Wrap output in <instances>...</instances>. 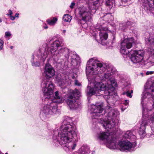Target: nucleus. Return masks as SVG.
<instances>
[{
  "label": "nucleus",
  "mask_w": 154,
  "mask_h": 154,
  "mask_svg": "<svg viewBox=\"0 0 154 154\" xmlns=\"http://www.w3.org/2000/svg\"><path fill=\"white\" fill-rule=\"evenodd\" d=\"M150 44L152 45V48L150 49V54L151 55L148 59V63L149 65L152 66L154 65V36H150L148 39Z\"/></svg>",
  "instance_id": "obj_16"
},
{
  "label": "nucleus",
  "mask_w": 154,
  "mask_h": 154,
  "mask_svg": "<svg viewBox=\"0 0 154 154\" xmlns=\"http://www.w3.org/2000/svg\"><path fill=\"white\" fill-rule=\"evenodd\" d=\"M55 71L52 66L49 64H46L44 69L43 75L46 79H44L41 83L44 95L46 98H49L53 94L54 86L53 84L48 79L51 78L55 75Z\"/></svg>",
  "instance_id": "obj_5"
},
{
  "label": "nucleus",
  "mask_w": 154,
  "mask_h": 154,
  "mask_svg": "<svg viewBox=\"0 0 154 154\" xmlns=\"http://www.w3.org/2000/svg\"><path fill=\"white\" fill-rule=\"evenodd\" d=\"M116 83L114 78H110L107 82V84L103 82H95L94 83V87L90 88L88 86L86 91L87 94L91 96L96 94V96L103 95L100 92L103 91L104 95L103 97L106 99L110 98V95L115 89L114 86H116Z\"/></svg>",
  "instance_id": "obj_3"
},
{
  "label": "nucleus",
  "mask_w": 154,
  "mask_h": 154,
  "mask_svg": "<svg viewBox=\"0 0 154 154\" xmlns=\"http://www.w3.org/2000/svg\"><path fill=\"white\" fill-rule=\"evenodd\" d=\"M148 1L149 7L154 9V0H148Z\"/></svg>",
  "instance_id": "obj_28"
},
{
  "label": "nucleus",
  "mask_w": 154,
  "mask_h": 154,
  "mask_svg": "<svg viewBox=\"0 0 154 154\" xmlns=\"http://www.w3.org/2000/svg\"><path fill=\"white\" fill-rule=\"evenodd\" d=\"M148 124V122H146V120H145L143 118L139 131V134L141 137H143L146 135V133L145 131L146 127Z\"/></svg>",
  "instance_id": "obj_18"
},
{
  "label": "nucleus",
  "mask_w": 154,
  "mask_h": 154,
  "mask_svg": "<svg viewBox=\"0 0 154 154\" xmlns=\"http://www.w3.org/2000/svg\"><path fill=\"white\" fill-rule=\"evenodd\" d=\"M98 139L106 142V146L110 149H115L116 147V139L114 135L107 132H103L97 134Z\"/></svg>",
  "instance_id": "obj_9"
},
{
  "label": "nucleus",
  "mask_w": 154,
  "mask_h": 154,
  "mask_svg": "<svg viewBox=\"0 0 154 154\" xmlns=\"http://www.w3.org/2000/svg\"><path fill=\"white\" fill-rule=\"evenodd\" d=\"M2 21V19H1V18H0V22H1Z\"/></svg>",
  "instance_id": "obj_47"
},
{
  "label": "nucleus",
  "mask_w": 154,
  "mask_h": 154,
  "mask_svg": "<svg viewBox=\"0 0 154 154\" xmlns=\"http://www.w3.org/2000/svg\"><path fill=\"white\" fill-rule=\"evenodd\" d=\"M10 17L11 19L12 20H14V19H15V17L13 16L12 15L10 16Z\"/></svg>",
  "instance_id": "obj_39"
},
{
  "label": "nucleus",
  "mask_w": 154,
  "mask_h": 154,
  "mask_svg": "<svg viewBox=\"0 0 154 154\" xmlns=\"http://www.w3.org/2000/svg\"><path fill=\"white\" fill-rule=\"evenodd\" d=\"M129 100H125L124 102L122 103L123 105H128V104L129 103Z\"/></svg>",
  "instance_id": "obj_33"
},
{
  "label": "nucleus",
  "mask_w": 154,
  "mask_h": 154,
  "mask_svg": "<svg viewBox=\"0 0 154 154\" xmlns=\"http://www.w3.org/2000/svg\"><path fill=\"white\" fill-rule=\"evenodd\" d=\"M66 32V31L65 30H63V33H64V34Z\"/></svg>",
  "instance_id": "obj_43"
},
{
  "label": "nucleus",
  "mask_w": 154,
  "mask_h": 154,
  "mask_svg": "<svg viewBox=\"0 0 154 154\" xmlns=\"http://www.w3.org/2000/svg\"><path fill=\"white\" fill-rule=\"evenodd\" d=\"M71 119L66 118L63 121L59 131H54L53 140L56 146L59 144L66 147L69 151L73 150L76 146L79 137L77 135L76 128L70 124Z\"/></svg>",
  "instance_id": "obj_1"
},
{
  "label": "nucleus",
  "mask_w": 154,
  "mask_h": 154,
  "mask_svg": "<svg viewBox=\"0 0 154 154\" xmlns=\"http://www.w3.org/2000/svg\"><path fill=\"white\" fill-rule=\"evenodd\" d=\"M103 106L102 103H97L91 105L92 119H97V122L103 124L106 129H111L116 125L117 122H115V119L119 115V112L117 109L108 106L106 108L104 115L100 114L103 111Z\"/></svg>",
  "instance_id": "obj_2"
},
{
  "label": "nucleus",
  "mask_w": 154,
  "mask_h": 154,
  "mask_svg": "<svg viewBox=\"0 0 154 154\" xmlns=\"http://www.w3.org/2000/svg\"><path fill=\"white\" fill-rule=\"evenodd\" d=\"M123 95H126L127 96L131 98L132 97L131 93H130L129 91H127L126 92H124L123 93Z\"/></svg>",
  "instance_id": "obj_29"
},
{
  "label": "nucleus",
  "mask_w": 154,
  "mask_h": 154,
  "mask_svg": "<svg viewBox=\"0 0 154 154\" xmlns=\"http://www.w3.org/2000/svg\"><path fill=\"white\" fill-rule=\"evenodd\" d=\"M13 48V46H10V48L11 49H12Z\"/></svg>",
  "instance_id": "obj_46"
},
{
  "label": "nucleus",
  "mask_w": 154,
  "mask_h": 154,
  "mask_svg": "<svg viewBox=\"0 0 154 154\" xmlns=\"http://www.w3.org/2000/svg\"><path fill=\"white\" fill-rule=\"evenodd\" d=\"M131 24V23L129 21L121 23L119 24V29L122 30H124L128 28V26Z\"/></svg>",
  "instance_id": "obj_22"
},
{
  "label": "nucleus",
  "mask_w": 154,
  "mask_h": 154,
  "mask_svg": "<svg viewBox=\"0 0 154 154\" xmlns=\"http://www.w3.org/2000/svg\"><path fill=\"white\" fill-rule=\"evenodd\" d=\"M75 4L74 3L72 2L71 4V5L70 6V8L72 9L73 8Z\"/></svg>",
  "instance_id": "obj_38"
},
{
  "label": "nucleus",
  "mask_w": 154,
  "mask_h": 154,
  "mask_svg": "<svg viewBox=\"0 0 154 154\" xmlns=\"http://www.w3.org/2000/svg\"><path fill=\"white\" fill-rule=\"evenodd\" d=\"M32 60H33L34 59V55L33 54H32Z\"/></svg>",
  "instance_id": "obj_41"
},
{
  "label": "nucleus",
  "mask_w": 154,
  "mask_h": 154,
  "mask_svg": "<svg viewBox=\"0 0 154 154\" xmlns=\"http://www.w3.org/2000/svg\"><path fill=\"white\" fill-rule=\"evenodd\" d=\"M11 34L10 32H5V37H8L11 35Z\"/></svg>",
  "instance_id": "obj_34"
},
{
  "label": "nucleus",
  "mask_w": 154,
  "mask_h": 154,
  "mask_svg": "<svg viewBox=\"0 0 154 154\" xmlns=\"http://www.w3.org/2000/svg\"><path fill=\"white\" fill-rule=\"evenodd\" d=\"M67 59L71 60V63L74 66L78 67L80 65L79 57L75 53L69 52L67 55L65 54Z\"/></svg>",
  "instance_id": "obj_14"
},
{
  "label": "nucleus",
  "mask_w": 154,
  "mask_h": 154,
  "mask_svg": "<svg viewBox=\"0 0 154 154\" xmlns=\"http://www.w3.org/2000/svg\"><path fill=\"white\" fill-rule=\"evenodd\" d=\"M122 0L124 2H126L128 1V0Z\"/></svg>",
  "instance_id": "obj_42"
},
{
  "label": "nucleus",
  "mask_w": 154,
  "mask_h": 154,
  "mask_svg": "<svg viewBox=\"0 0 154 154\" xmlns=\"http://www.w3.org/2000/svg\"><path fill=\"white\" fill-rule=\"evenodd\" d=\"M134 42V39L133 38L125 39L121 43V48L120 50L121 53L124 55L128 54L130 52L128 49L131 48L132 44Z\"/></svg>",
  "instance_id": "obj_12"
},
{
  "label": "nucleus",
  "mask_w": 154,
  "mask_h": 154,
  "mask_svg": "<svg viewBox=\"0 0 154 154\" xmlns=\"http://www.w3.org/2000/svg\"><path fill=\"white\" fill-rule=\"evenodd\" d=\"M5 154H8L7 153H6Z\"/></svg>",
  "instance_id": "obj_48"
},
{
  "label": "nucleus",
  "mask_w": 154,
  "mask_h": 154,
  "mask_svg": "<svg viewBox=\"0 0 154 154\" xmlns=\"http://www.w3.org/2000/svg\"><path fill=\"white\" fill-rule=\"evenodd\" d=\"M119 144L122 151H130L133 148L132 143L128 141H120Z\"/></svg>",
  "instance_id": "obj_17"
},
{
  "label": "nucleus",
  "mask_w": 154,
  "mask_h": 154,
  "mask_svg": "<svg viewBox=\"0 0 154 154\" xmlns=\"http://www.w3.org/2000/svg\"><path fill=\"white\" fill-rule=\"evenodd\" d=\"M52 102L55 103H62L63 101V99L60 93H59L58 91H56L54 93V99L51 100Z\"/></svg>",
  "instance_id": "obj_21"
},
{
  "label": "nucleus",
  "mask_w": 154,
  "mask_h": 154,
  "mask_svg": "<svg viewBox=\"0 0 154 154\" xmlns=\"http://www.w3.org/2000/svg\"><path fill=\"white\" fill-rule=\"evenodd\" d=\"M82 147H84L85 149L81 151V154H86L90 153V149L87 146H83Z\"/></svg>",
  "instance_id": "obj_27"
},
{
  "label": "nucleus",
  "mask_w": 154,
  "mask_h": 154,
  "mask_svg": "<svg viewBox=\"0 0 154 154\" xmlns=\"http://www.w3.org/2000/svg\"><path fill=\"white\" fill-rule=\"evenodd\" d=\"M64 78L61 79L59 82L60 86L61 88H65L66 87V82L68 79L72 78L73 79H75L77 77L76 74L71 72L70 73H68L66 74H64Z\"/></svg>",
  "instance_id": "obj_15"
},
{
  "label": "nucleus",
  "mask_w": 154,
  "mask_h": 154,
  "mask_svg": "<svg viewBox=\"0 0 154 154\" xmlns=\"http://www.w3.org/2000/svg\"><path fill=\"white\" fill-rule=\"evenodd\" d=\"M18 16H19V14L18 13H16L15 14L14 17H18Z\"/></svg>",
  "instance_id": "obj_40"
},
{
  "label": "nucleus",
  "mask_w": 154,
  "mask_h": 154,
  "mask_svg": "<svg viewBox=\"0 0 154 154\" xmlns=\"http://www.w3.org/2000/svg\"><path fill=\"white\" fill-rule=\"evenodd\" d=\"M115 2L114 0H107L106 1L105 4L107 6H108L109 8H111Z\"/></svg>",
  "instance_id": "obj_25"
},
{
  "label": "nucleus",
  "mask_w": 154,
  "mask_h": 154,
  "mask_svg": "<svg viewBox=\"0 0 154 154\" xmlns=\"http://www.w3.org/2000/svg\"><path fill=\"white\" fill-rule=\"evenodd\" d=\"M154 92V78L149 79L145 86V90L142 96L141 104L143 106V112L146 109V105L144 103L143 100L145 99H149L154 103V95L151 92Z\"/></svg>",
  "instance_id": "obj_8"
},
{
  "label": "nucleus",
  "mask_w": 154,
  "mask_h": 154,
  "mask_svg": "<svg viewBox=\"0 0 154 154\" xmlns=\"http://www.w3.org/2000/svg\"><path fill=\"white\" fill-rule=\"evenodd\" d=\"M8 12H9V14H7V15L8 16H9V15H10V16H11L13 14V12H12V11L11 10H9L8 11Z\"/></svg>",
  "instance_id": "obj_37"
},
{
  "label": "nucleus",
  "mask_w": 154,
  "mask_h": 154,
  "mask_svg": "<svg viewBox=\"0 0 154 154\" xmlns=\"http://www.w3.org/2000/svg\"><path fill=\"white\" fill-rule=\"evenodd\" d=\"M4 43L3 41L0 39V50L2 49L3 46L4 45Z\"/></svg>",
  "instance_id": "obj_31"
},
{
  "label": "nucleus",
  "mask_w": 154,
  "mask_h": 154,
  "mask_svg": "<svg viewBox=\"0 0 154 154\" xmlns=\"http://www.w3.org/2000/svg\"><path fill=\"white\" fill-rule=\"evenodd\" d=\"M133 92V91L132 90H131V91L130 93H131V94Z\"/></svg>",
  "instance_id": "obj_45"
},
{
  "label": "nucleus",
  "mask_w": 154,
  "mask_h": 154,
  "mask_svg": "<svg viewBox=\"0 0 154 154\" xmlns=\"http://www.w3.org/2000/svg\"><path fill=\"white\" fill-rule=\"evenodd\" d=\"M124 137L126 138H128L134 140L136 139L135 136L133 134L132 132L130 131H127L124 135Z\"/></svg>",
  "instance_id": "obj_23"
},
{
  "label": "nucleus",
  "mask_w": 154,
  "mask_h": 154,
  "mask_svg": "<svg viewBox=\"0 0 154 154\" xmlns=\"http://www.w3.org/2000/svg\"><path fill=\"white\" fill-rule=\"evenodd\" d=\"M57 20V19L56 17L51 18L47 20L48 23L50 25H54Z\"/></svg>",
  "instance_id": "obj_24"
},
{
  "label": "nucleus",
  "mask_w": 154,
  "mask_h": 154,
  "mask_svg": "<svg viewBox=\"0 0 154 154\" xmlns=\"http://www.w3.org/2000/svg\"><path fill=\"white\" fill-rule=\"evenodd\" d=\"M57 110V104L49 100L48 103L42 109V112L46 115L56 113Z\"/></svg>",
  "instance_id": "obj_13"
},
{
  "label": "nucleus",
  "mask_w": 154,
  "mask_h": 154,
  "mask_svg": "<svg viewBox=\"0 0 154 154\" xmlns=\"http://www.w3.org/2000/svg\"><path fill=\"white\" fill-rule=\"evenodd\" d=\"M145 111H144V114L143 112V118L145 120H146V122H148V124L151 126L152 130L154 132V112L150 117L148 118L145 116L146 114H145Z\"/></svg>",
  "instance_id": "obj_20"
},
{
  "label": "nucleus",
  "mask_w": 154,
  "mask_h": 154,
  "mask_svg": "<svg viewBox=\"0 0 154 154\" xmlns=\"http://www.w3.org/2000/svg\"><path fill=\"white\" fill-rule=\"evenodd\" d=\"M80 96V93L78 89L73 90L67 97L66 103L71 109H76L79 105L76 102V100L78 99Z\"/></svg>",
  "instance_id": "obj_10"
},
{
  "label": "nucleus",
  "mask_w": 154,
  "mask_h": 154,
  "mask_svg": "<svg viewBox=\"0 0 154 154\" xmlns=\"http://www.w3.org/2000/svg\"><path fill=\"white\" fill-rule=\"evenodd\" d=\"M44 28L45 29H47L48 28V26H46L44 27Z\"/></svg>",
  "instance_id": "obj_44"
},
{
  "label": "nucleus",
  "mask_w": 154,
  "mask_h": 154,
  "mask_svg": "<svg viewBox=\"0 0 154 154\" xmlns=\"http://www.w3.org/2000/svg\"><path fill=\"white\" fill-rule=\"evenodd\" d=\"M60 49L61 50V51L62 52L64 51L65 52H68V53L69 52V50L67 48L63 49H62V48H60Z\"/></svg>",
  "instance_id": "obj_35"
},
{
  "label": "nucleus",
  "mask_w": 154,
  "mask_h": 154,
  "mask_svg": "<svg viewBox=\"0 0 154 154\" xmlns=\"http://www.w3.org/2000/svg\"><path fill=\"white\" fill-rule=\"evenodd\" d=\"M98 29L100 31L99 34L101 41L106 40L108 38V34L106 32L107 28L101 26L98 28Z\"/></svg>",
  "instance_id": "obj_19"
},
{
  "label": "nucleus",
  "mask_w": 154,
  "mask_h": 154,
  "mask_svg": "<svg viewBox=\"0 0 154 154\" xmlns=\"http://www.w3.org/2000/svg\"><path fill=\"white\" fill-rule=\"evenodd\" d=\"M152 78H154V77H152Z\"/></svg>",
  "instance_id": "obj_49"
},
{
  "label": "nucleus",
  "mask_w": 154,
  "mask_h": 154,
  "mask_svg": "<svg viewBox=\"0 0 154 154\" xmlns=\"http://www.w3.org/2000/svg\"><path fill=\"white\" fill-rule=\"evenodd\" d=\"M128 107V105H122L121 107V109L122 111H124Z\"/></svg>",
  "instance_id": "obj_32"
},
{
  "label": "nucleus",
  "mask_w": 154,
  "mask_h": 154,
  "mask_svg": "<svg viewBox=\"0 0 154 154\" xmlns=\"http://www.w3.org/2000/svg\"><path fill=\"white\" fill-rule=\"evenodd\" d=\"M90 63L91 66H87L86 68V74L88 76L90 75H97L101 74L107 71L104 73L103 78L107 79L109 78L115 71L114 69L111 66H109L106 63H101L93 59H90L87 62V64Z\"/></svg>",
  "instance_id": "obj_4"
},
{
  "label": "nucleus",
  "mask_w": 154,
  "mask_h": 154,
  "mask_svg": "<svg viewBox=\"0 0 154 154\" xmlns=\"http://www.w3.org/2000/svg\"><path fill=\"white\" fill-rule=\"evenodd\" d=\"M63 19L65 21L69 22L72 19V16L69 14H65L64 15Z\"/></svg>",
  "instance_id": "obj_26"
},
{
  "label": "nucleus",
  "mask_w": 154,
  "mask_h": 154,
  "mask_svg": "<svg viewBox=\"0 0 154 154\" xmlns=\"http://www.w3.org/2000/svg\"><path fill=\"white\" fill-rule=\"evenodd\" d=\"M99 0H89L88 2V8L85 7H79L78 8L79 19L78 22L82 24L90 22L92 19L91 10L97 8Z\"/></svg>",
  "instance_id": "obj_6"
},
{
  "label": "nucleus",
  "mask_w": 154,
  "mask_h": 154,
  "mask_svg": "<svg viewBox=\"0 0 154 154\" xmlns=\"http://www.w3.org/2000/svg\"><path fill=\"white\" fill-rule=\"evenodd\" d=\"M75 85H78L79 86H80L81 84L79 83L78 80H75Z\"/></svg>",
  "instance_id": "obj_36"
},
{
  "label": "nucleus",
  "mask_w": 154,
  "mask_h": 154,
  "mask_svg": "<svg viewBox=\"0 0 154 154\" xmlns=\"http://www.w3.org/2000/svg\"><path fill=\"white\" fill-rule=\"evenodd\" d=\"M62 42L58 40H56L51 45L50 47L46 45L45 48L42 47L39 49L38 57L42 62H44L48 55L51 56H57L59 54L58 48L61 47Z\"/></svg>",
  "instance_id": "obj_7"
},
{
  "label": "nucleus",
  "mask_w": 154,
  "mask_h": 154,
  "mask_svg": "<svg viewBox=\"0 0 154 154\" xmlns=\"http://www.w3.org/2000/svg\"><path fill=\"white\" fill-rule=\"evenodd\" d=\"M32 65L35 66H39L40 65V63L38 62H32Z\"/></svg>",
  "instance_id": "obj_30"
},
{
  "label": "nucleus",
  "mask_w": 154,
  "mask_h": 154,
  "mask_svg": "<svg viewBox=\"0 0 154 154\" xmlns=\"http://www.w3.org/2000/svg\"><path fill=\"white\" fill-rule=\"evenodd\" d=\"M133 53L131 54V60L134 63L144 62L145 61V52L143 50L131 51Z\"/></svg>",
  "instance_id": "obj_11"
}]
</instances>
